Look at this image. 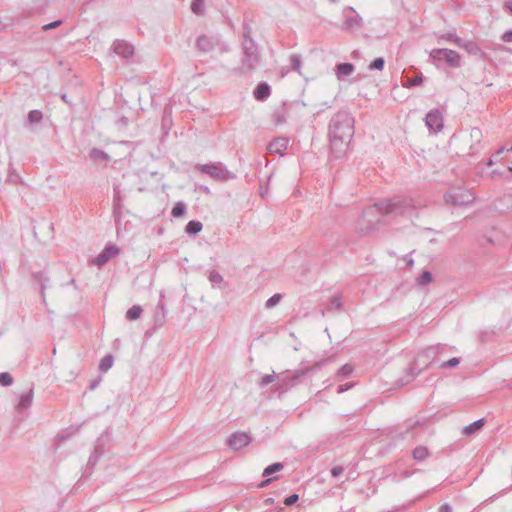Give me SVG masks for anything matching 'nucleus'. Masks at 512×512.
I'll return each instance as SVG.
<instances>
[{
	"label": "nucleus",
	"instance_id": "obj_26",
	"mask_svg": "<svg viewBox=\"0 0 512 512\" xmlns=\"http://www.w3.org/2000/svg\"><path fill=\"white\" fill-rule=\"evenodd\" d=\"M42 120V112L39 110H31L28 114V121L30 123H38Z\"/></svg>",
	"mask_w": 512,
	"mask_h": 512
},
{
	"label": "nucleus",
	"instance_id": "obj_25",
	"mask_svg": "<svg viewBox=\"0 0 512 512\" xmlns=\"http://www.w3.org/2000/svg\"><path fill=\"white\" fill-rule=\"evenodd\" d=\"M439 39L440 40L445 39V40L451 41L454 44H456L457 46H458L459 42L461 41V38L458 37L454 32H448V33L442 34V35H440Z\"/></svg>",
	"mask_w": 512,
	"mask_h": 512
},
{
	"label": "nucleus",
	"instance_id": "obj_42",
	"mask_svg": "<svg viewBox=\"0 0 512 512\" xmlns=\"http://www.w3.org/2000/svg\"><path fill=\"white\" fill-rule=\"evenodd\" d=\"M505 8L512 13V1H508L505 3Z\"/></svg>",
	"mask_w": 512,
	"mask_h": 512
},
{
	"label": "nucleus",
	"instance_id": "obj_3",
	"mask_svg": "<svg viewBox=\"0 0 512 512\" xmlns=\"http://www.w3.org/2000/svg\"><path fill=\"white\" fill-rule=\"evenodd\" d=\"M196 47L201 53L223 55L230 51L229 44L219 34H204L197 38Z\"/></svg>",
	"mask_w": 512,
	"mask_h": 512
},
{
	"label": "nucleus",
	"instance_id": "obj_18",
	"mask_svg": "<svg viewBox=\"0 0 512 512\" xmlns=\"http://www.w3.org/2000/svg\"><path fill=\"white\" fill-rule=\"evenodd\" d=\"M202 230V224L198 221H190L186 226V232L196 234Z\"/></svg>",
	"mask_w": 512,
	"mask_h": 512
},
{
	"label": "nucleus",
	"instance_id": "obj_2",
	"mask_svg": "<svg viewBox=\"0 0 512 512\" xmlns=\"http://www.w3.org/2000/svg\"><path fill=\"white\" fill-rule=\"evenodd\" d=\"M241 71L247 73L255 70L260 63V53L256 42L250 37V30L245 28L242 42Z\"/></svg>",
	"mask_w": 512,
	"mask_h": 512
},
{
	"label": "nucleus",
	"instance_id": "obj_22",
	"mask_svg": "<svg viewBox=\"0 0 512 512\" xmlns=\"http://www.w3.org/2000/svg\"><path fill=\"white\" fill-rule=\"evenodd\" d=\"M290 62L292 64V68L299 72L300 73V70H301V64H302V61H301V57L300 55L298 54H292L290 56Z\"/></svg>",
	"mask_w": 512,
	"mask_h": 512
},
{
	"label": "nucleus",
	"instance_id": "obj_16",
	"mask_svg": "<svg viewBox=\"0 0 512 512\" xmlns=\"http://www.w3.org/2000/svg\"><path fill=\"white\" fill-rule=\"evenodd\" d=\"M354 65L351 63H341L336 66L335 75L338 80H343L344 76H349L354 72Z\"/></svg>",
	"mask_w": 512,
	"mask_h": 512
},
{
	"label": "nucleus",
	"instance_id": "obj_6",
	"mask_svg": "<svg viewBox=\"0 0 512 512\" xmlns=\"http://www.w3.org/2000/svg\"><path fill=\"white\" fill-rule=\"evenodd\" d=\"M447 202L455 205H465L472 201L473 197L470 191L461 188L452 189L445 196Z\"/></svg>",
	"mask_w": 512,
	"mask_h": 512
},
{
	"label": "nucleus",
	"instance_id": "obj_14",
	"mask_svg": "<svg viewBox=\"0 0 512 512\" xmlns=\"http://www.w3.org/2000/svg\"><path fill=\"white\" fill-rule=\"evenodd\" d=\"M270 93V86L266 82H262L257 85L253 92V95L255 99L259 101H264L270 96Z\"/></svg>",
	"mask_w": 512,
	"mask_h": 512
},
{
	"label": "nucleus",
	"instance_id": "obj_5",
	"mask_svg": "<svg viewBox=\"0 0 512 512\" xmlns=\"http://www.w3.org/2000/svg\"><path fill=\"white\" fill-rule=\"evenodd\" d=\"M485 173L489 177H508L512 173V166L507 162H485Z\"/></svg>",
	"mask_w": 512,
	"mask_h": 512
},
{
	"label": "nucleus",
	"instance_id": "obj_45",
	"mask_svg": "<svg viewBox=\"0 0 512 512\" xmlns=\"http://www.w3.org/2000/svg\"><path fill=\"white\" fill-rule=\"evenodd\" d=\"M270 482H271V479H267L265 482H263V483L260 485V487H264V486H266V485H267L268 483H270Z\"/></svg>",
	"mask_w": 512,
	"mask_h": 512
},
{
	"label": "nucleus",
	"instance_id": "obj_19",
	"mask_svg": "<svg viewBox=\"0 0 512 512\" xmlns=\"http://www.w3.org/2000/svg\"><path fill=\"white\" fill-rule=\"evenodd\" d=\"M282 469L283 465L281 463H273L264 469L263 476H269L275 472L281 471Z\"/></svg>",
	"mask_w": 512,
	"mask_h": 512
},
{
	"label": "nucleus",
	"instance_id": "obj_39",
	"mask_svg": "<svg viewBox=\"0 0 512 512\" xmlns=\"http://www.w3.org/2000/svg\"><path fill=\"white\" fill-rule=\"evenodd\" d=\"M342 472H343V467H341V466H336V467L332 468V470H331V474L333 477L339 476Z\"/></svg>",
	"mask_w": 512,
	"mask_h": 512
},
{
	"label": "nucleus",
	"instance_id": "obj_11",
	"mask_svg": "<svg viewBox=\"0 0 512 512\" xmlns=\"http://www.w3.org/2000/svg\"><path fill=\"white\" fill-rule=\"evenodd\" d=\"M361 18L352 8L345 10L344 28L355 29L360 26Z\"/></svg>",
	"mask_w": 512,
	"mask_h": 512
},
{
	"label": "nucleus",
	"instance_id": "obj_8",
	"mask_svg": "<svg viewBox=\"0 0 512 512\" xmlns=\"http://www.w3.org/2000/svg\"><path fill=\"white\" fill-rule=\"evenodd\" d=\"M289 139L286 137H278L268 145V152L271 155L282 157L288 148Z\"/></svg>",
	"mask_w": 512,
	"mask_h": 512
},
{
	"label": "nucleus",
	"instance_id": "obj_27",
	"mask_svg": "<svg viewBox=\"0 0 512 512\" xmlns=\"http://www.w3.org/2000/svg\"><path fill=\"white\" fill-rule=\"evenodd\" d=\"M414 458L423 460L428 456V450L425 447H417L413 452Z\"/></svg>",
	"mask_w": 512,
	"mask_h": 512
},
{
	"label": "nucleus",
	"instance_id": "obj_10",
	"mask_svg": "<svg viewBox=\"0 0 512 512\" xmlns=\"http://www.w3.org/2000/svg\"><path fill=\"white\" fill-rule=\"evenodd\" d=\"M229 446L235 450L241 449L250 443V437L246 433H235L228 440Z\"/></svg>",
	"mask_w": 512,
	"mask_h": 512
},
{
	"label": "nucleus",
	"instance_id": "obj_32",
	"mask_svg": "<svg viewBox=\"0 0 512 512\" xmlns=\"http://www.w3.org/2000/svg\"><path fill=\"white\" fill-rule=\"evenodd\" d=\"M280 298H281L280 294H275L274 296H272L271 298H269L267 300L266 306L268 308H271V307L275 306L280 301Z\"/></svg>",
	"mask_w": 512,
	"mask_h": 512
},
{
	"label": "nucleus",
	"instance_id": "obj_1",
	"mask_svg": "<svg viewBox=\"0 0 512 512\" xmlns=\"http://www.w3.org/2000/svg\"><path fill=\"white\" fill-rule=\"evenodd\" d=\"M330 151L335 159L347 156L354 135V119L346 111L337 112L329 122Z\"/></svg>",
	"mask_w": 512,
	"mask_h": 512
},
{
	"label": "nucleus",
	"instance_id": "obj_30",
	"mask_svg": "<svg viewBox=\"0 0 512 512\" xmlns=\"http://www.w3.org/2000/svg\"><path fill=\"white\" fill-rule=\"evenodd\" d=\"M184 213V206L181 203L176 204L172 209V215L174 217H180Z\"/></svg>",
	"mask_w": 512,
	"mask_h": 512
},
{
	"label": "nucleus",
	"instance_id": "obj_21",
	"mask_svg": "<svg viewBox=\"0 0 512 512\" xmlns=\"http://www.w3.org/2000/svg\"><path fill=\"white\" fill-rule=\"evenodd\" d=\"M142 309L140 306H133L127 311V317L130 320H136L140 317Z\"/></svg>",
	"mask_w": 512,
	"mask_h": 512
},
{
	"label": "nucleus",
	"instance_id": "obj_44",
	"mask_svg": "<svg viewBox=\"0 0 512 512\" xmlns=\"http://www.w3.org/2000/svg\"><path fill=\"white\" fill-rule=\"evenodd\" d=\"M270 381H271V377L270 376H267V377L263 378V382L264 383H268Z\"/></svg>",
	"mask_w": 512,
	"mask_h": 512
},
{
	"label": "nucleus",
	"instance_id": "obj_41",
	"mask_svg": "<svg viewBox=\"0 0 512 512\" xmlns=\"http://www.w3.org/2000/svg\"><path fill=\"white\" fill-rule=\"evenodd\" d=\"M504 151H508V152H509V151H512V145H511L509 148H507V147H505V146L500 147V148L496 151V154H495L494 156H498V155L502 154Z\"/></svg>",
	"mask_w": 512,
	"mask_h": 512
},
{
	"label": "nucleus",
	"instance_id": "obj_13",
	"mask_svg": "<svg viewBox=\"0 0 512 512\" xmlns=\"http://www.w3.org/2000/svg\"><path fill=\"white\" fill-rule=\"evenodd\" d=\"M288 117V107L286 104H282L277 107L272 114V119L275 124L280 125L287 121Z\"/></svg>",
	"mask_w": 512,
	"mask_h": 512
},
{
	"label": "nucleus",
	"instance_id": "obj_35",
	"mask_svg": "<svg viewBox=\"0 0 512 512\" xmlns=\"http://www.w3.org/2000/svg\"><path fill=\"white\" fill-rule=\"evenodd\" d=\"M458 364H459V359L454 357V358L448 360L447 362L443 363L442 367H455Z\"/></svg>",
	"mask_w": 512,
	"mask_h": 512
},
{
	"label": "nucleus",
	"instance_id": "obj_17",
	"mask_svg": "<svg viewBox=\"0 0 512 512\" xmlns=\"http://www.w3.org/2000/svg\"><path fill=\"white\" fill-rule=\"evenodd\" d=\"M203 170L206 173H208L211 176L216 177V178H224L225 177V173L219 165H215V164L204 165Z\"/></svg>",
	"mask_w": 512,
	"mask_h": 512
},
{
	"label": "nucleus",
	"instance_id": "obj_38",
	"mask_svg": "<svg viewBox=\"0 0 512 512\" xmlns=\"http://www.w3.org/2000/svg\"><path fill=\"white\" fill-rule=\"evenodd\" d=\"M502 40L507 43L512 42V30L504 32L502 35Z\"/></svg>",
	"mask_w": 512,
	"mask_h": 512
},
{
	"label": "nucleus",
	"instance_id": "obj_28",
	"mask_svg": "<svg viewBox=\"0 0 512 512\" xmlns=\"http://www.w3.org/2000/svg\"><path fill=\"white\" fill-rule=\"evenodd\" d=\"M482 426H483V421L482 420H478V421L472 423L471 425H469L468 427H466L465 432H466L467 435H470L474 431L480 429Z\"/></svg>",
	"mask_w": 512,
	"mask_h": 512
},
{
	"label": "nucleus",
	"instance_id": "obj_12",
	"mask_svg": "<svg viewBox=\"0 0 512 512\" xmlns=\"http://www.w3.org/2000/svg\"><path fill=\"white\" fill-rule=\"evenodd\" d=\"M119 253V249L116 246L107 247L100 253L96 259L95 263L99 266L105 264L110 258L115 257Z\"/></svg>",
	"mask_w": 512,
	"mask_h": 512
},
{
	"label": "nucleus",
	"instance_id": "obj_7",
	"mask_svg": "<svg viewBox=\"0 0 512 512\" xmlns=\"http://www.w3.org/2000/svg\"><path fill=\"white\" fill-rule=\"evenodd\" d=\"M425 124L429 130L439 132L443 129L444 121L439 109L429 111L425 117Z\"/></svg>",
	"mask_w": 512,
	"mask_h": 512
},
{
	"label": "nucleus",
	"instance_id": "obj_20",
	"mask_svg": "<svg viewBox=\"0 0 512 512\" xmlns=\"http://www.w3.org/2000/svg\"><path fill=\"white\" fill-rule=\"evenodd\" d=\"M191 10L197 15L202 14L204 10V0H193L191 3Z\"/></svg>",
	"mask_w": 512,
	"mask_h": 512
},
{
	"label": "nucleus",
	"instance_id": "obj_31",
	"mask_svg": "<svg viewBox=\"0 0 512 512\" xmlns=\"http://www.w3.org/2000/svg\"><path fill=\"white\" fill-rule=\"evenodd\" d=\"M91 157H93L96 160H107L106 154H104L102 151L93 149L91 152Z\"/></svg>",
	"mask_w": 512,
	"mask_h": 512
},
{
	"label": "nucleus",
	"instance_id": "obj_33",
	"mask_svg": "<svg viewBox=\"0 0 512 512\" xmlns=\"http://www.w3.org/2000/svg\"><path fill=\"white\" fill-rule=\"evenodd\" d=\"M432 280V275L430 272H424L421 277H420V282L422 284H426V283H429L431 282Z\"/></svg>",
	"mask_w": 512,
	"mask_h": 512
},
{
	"label": "nucleus",
	"instance_id": "obj_43",
	"mask_svg": "<svg viewBox=\"0 0 512 512\" xmlns=\"http://www.w3.org/2000/svg\"><path fill=\"white\" fill-rule=\"evenodd\" d=\"M472 137H478L480 136V131L478 129H473L471 132Z\"/></svg>",
	"mask_w": 512,
	"mask_h": 512
},
{
	"label": "nucleus",
	"instance_id": "obj_40",
	"mask_svg": "<svg viewBox=\"0 0 512 512\" xmlns=\"http://www.w3.org/2000/svg\"><path fill=\"white\" fill-rule=\"evenodd\" d=\"M31 399H32V396H31L30 394H28V395H26V396H24V397L22 398V400H21V403H20V404H21L22 406H26V405H28V404L31 402Z\"/></svg>",
	"mask_w": 512,
	"mask_h": 512
},
{
	"label": "nucleus",
	"instance_id": "obj_37",
	"mask_svg": "<svg viewBox=\"0 0 512 512\" xmlns=\"http://www.w3.org/2000/svg\"><path fill=\"white\" fill-rule=\"evenodd\" d=\"M60 24H61V21H59V20L53 21V22H50V23L44 25L43 29L45 31L50 30V29H54V28L58 27Z\"/></svg>",
	"mask_w": 512,
	"mask_h": 512
},
{
	"label": "nucleus",
	"instance_id": "obj_46",
	"mask_svg": "<svg viewBox=\"0 0 512 512\" xmlns=\"http://www.w3.org/2000/svg\"><path fill=\"white\" fill-rule=\"evenodd\" d=\"M61 99H62L64 102H66V103L68 102V100H67V95H66V94H62V95H61Z\"/></svg>",
	"mask_w": 512,
	"mask_h": 512
},
{
	"label": "nucleus",
	"instance_id": "obj_15",
	"mask_svg": "<svg viewBox=\"0 0 512 512\" xmlns=\"http://www.w3.org/2000/svg\"><path fill=\"white\" fill-rule=\"evenodd\" d=\"M458 47L463 48L471 55H476V56L483 55V52L481 51L480 47L475 42L470 41V40L461 39V41L458 44Z\"/></svg>",
	"mask_w": 512,
	"mask_h": 512
},
{
	"label": "nucleus",
	"instance_id": "obj_29",
	"mask_svg": "<svg viewBox=\"0 0 512 512\" xmlns=\"http://www.w3.org/2000/svg\"><path fill=\"white\" fill-rule=\"evenodd\" d=\"M13 379L8 373H0V384L3 386H8L12 384Z\"/></svg>",
	"mask_w": 512,
	"mask_h": 512
},
{
	"label": "nucleus",
	"instance_id": "obj_9",
	"mask_svg": "<svg viewBox=\"0 0 512 512\" xmlns=\"http://www.w3.org/2000/svg\"><path fill=\"white\" fill-rule=\"evenodd\" d=\"M112 49L115 54L124 59L130 58L134 54V47L124 40H115Z\"/></svg>",
	"mask_w": 512,
	"mask_h": 512
},
{
	"label": "nucleus",
	"instance_id": "obj_4",
	"mask_svg": "<svg viewBox=\"0 0 512 512\" xmlns=\"http://www.w3.org/2000/svg\"><path fill=\"white\" fill-rule=\"evenodd\" d=\"M430 57L435 61L445 60L453 68H458L461 65V56L455 50L436 48L430 52Z\"/></svg>",
	"mask_w": 512,
	"mask_h": 512
},
{
	"label": "nucleus",
	"instance_id": "obj_23",
	"mask_svg": "<svg viewBox=\"0 0 512 512\" xmlns=\"http://www.w3.org/2000/svg\"><path fill=\"white\" fill-rule=\"evenodd\" d=\"M384 65H385L384 59L382 57H378L370 63L369 69L381 71V70H383Z\"/></svg>",
	"mask_w": 512,
	"mask_h": 512
},
{
	"label": "nucleus",
	"instance_id": "obj_36",
	"mask_svg": "<svg viewBox=\"0 0 512 512\" xmlns=\"http://www.w3.org/2000/svg\"><path fill=\"white\" fill-rule=\"evenodd\" d=\"M422 81H423L422 77L417 75V76L409 79V85L410 86H418L422 83Z\"/></svg>",
	"mask_w": 512,
	"mask_h": 512
},
{
	"label": "nucleus",
	"instance_id": "obj_34",
	"mask_svg": "<svg viewBox=\"0 0 512 512\" xmlns=\"http://www.w3.org/2000/svg\"><path fill=\"white\" fill-rule=\"evenodd\" d=\"M298 498L299 497L297 494L290 495L289 497H287L284 500V504L287 506H290V505L294 504L295 502H297Z\"/></svg>",
	"mask_w": 512,
	"mask_h": 512
},
{
	"label": "nucleus",
	"instance_id": "obj_24",
	"mask_svg": "<svg viewBox=\"0 0 512 512\" xmlns=\"http://www.w3.org/2000/svg\"><path fill=\"white\" fill-rule=\"evenodd\" d=\"M113 365V358L111 356L104 357L100 362V370L103 372L108 371Z\"/></svg>",
	"mask_w": 512,
	"mask_h": 512
}]
</instances>
